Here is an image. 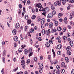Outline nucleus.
Masks as SVG:
<instances>
[{
  "label": "nucleus",
  "mask_w": 74,
  "mask_h": 74,
  "mask_svg": "<svg viewBox=\"0 0 74 74\" xmlns=\"http://www.w3.org/2000/svg\"><path fill=\"white\" fill-rule=\"evenodd\" d=\"M61 67H63L64 68H65L66 69H67V66L65 65V63L64 62L61 63Z\"/></svg>",
  "instance_id": "nucleus-1"
},
{
  "label": "nucleus",
  "mask_w": 74,
  "mask_h": 74,
  "mask_svg": "<svg viewBox=\"0 0 74 74\" xmlns=\"http://www.w3.org/2000/svg\"><path fill=\"white\" fill-rule=\"evenodd\" d=\"M49 8L48 7H47L46 8H44V10H43V12L44 11L45 12H49Z\"/></svg>",
  "instance_id": "nucleus-2"
},
{
  "label": "nucleus",
  "mask_w": 74,
  "mask_h": 74,
  "mask_svg": "<svg viewBox=\"0 0 74 74\" xmlns=\"http://www.w3.org/2000/svg\"><path fill=\"white\" fill-rule=\"evenodd\" d=\"M39 66L40 67V68L41 69H43V64L42 63H39Z\"/></svg>",
  "instance_id": "nucleus-3"
},
{
  "label": "nucleus",
  "mask_w": 74,
  "mask_h": 74,
  "mask_svg": "<svg viewBox=\"0 0 74 74\" xmlns=\"http://www.w3.org/2000/svg\"><path fill=\"white\" fill-rule=\"evenodd\" d=\"M20 27V24L19 23H17L16 24V25H15V28L16 29H18V28H19Z\"/></svg>",
  "instance_id": "nucleus-4"
},
{
  "label": "nucleus",
  "mask_w": 74,
  "mask_h": 74,
  "mask_svg": "<svg viewBox=\"0 0 74 74\" xmlns=\"http://www.w3.org/2000/svg\"><path fill=\"white\" fill-rule=\"evenodd\" d=\"M53 16V15L51 14H48L47 16V18H52Z\"/></svg>",
  "instance_id": "nucleus-5"
},
{
  "label": "nucleus",
  "mask_w": 74,
  "mask_h": 74,
  "mask_svg": "<svg viewBox=\"0 0 74 74\" xmlns=\"http://www.w3.org/2000/svg\"><path fill=\"white\" fill-rule=\"evenodd\" d=\"M13 39H14V41L15 42H17L18 40V38L16 36H14Z\"/></svg>",
  "instance_id": "nucleus-6"
},
{
  "label": "nucleus",
  "mask_w": 74,
  "mask_h": 74,
  "mask_svg": "<svg viewBox=\"0 0 74 74\" xmlns=\"http://www.w3.org/2000/svg\"><path fill=\"white\" fill-rule=\"evenodd\" d=\"M60 1H62L63 5H64L66 3V1H67L66 0H60Z\"/></svg>",
  "instance_id": "nucleus-7"
},
{
  "label": "nucleus",
  "mask_w": 74,
  "mask_h": 74,
  "mask_svg": "<svg viewBox=\"0 0 74 74\" xmlns=\"http://www.w3.org/2000/svg\"><path fill=\"white\" fill-rule=\"evenodd\" d=\"M45 19L42 18V19H41V24L42 25H43L44 24V22H45Z\"/></svg>",
  "instance_id": "nucleus-8"
},
{
  "label": "nucleus",
  "mask_w": 74,
  "mask_h": 74,
  "mask_svg": "<svg viewBox=\"0 0 74 74\" xmlns=\"http://www.w3.org/2000/svg\"><path fill=\"white\" fill-rule=\"evenodd\" d=\"M47 32V31H45V29H42V34L44 35Z\"/></svg>",
  "instance_id": "nucleus-9"
},
{
  "label": "nucleus",
  "mask_w": 74,
  "mask_h": 74,
  "mask_svg": "<svg viewBox=\"0 0 74 74\" xmlns=\"http://www.w3.org/2000/svg\"><path fill=\"white\" fill-rule=\"evenodd\" d=\"M70 45H71V47H74V45L73 44V42L72 41H70L69 42Z\"/></svg>",
  "instance_id": "nucleus-10"
},
{
  "label": "nucleus",
  "mask_w": 74,
  "mask_h": 74,
  "mask_svg": "<svg viewBox=\"0 0 74 74\" xmlns=\"http://www.w3.org/2000/svg\"><path fill=\"white\" fill-rule=\"evenodd\" d=\"M17 32V30L16 29H14L12 31V33L13 35H16V32Z\"/></svg>",
  "instance_id": "nucleus-11"
},
{
  "label": "nucleus",
  "mask_w": 74,
  "mask_h": 74,
  "mask_svg": "<svg viewBox=\"0 0 74 74\" xmlns=\"http://www.w3.org/2000/svg\"><path fill=\"white\" fill-rule=\"evenodd\" d=\"M56 2L58 3V6H60L61 5V2L60 1H57Z\"/></svg>",
  "instance_id": "nucleus-12"
},
{
  "label": "nucleus",
  "mask_w": 74,
  "mask_h": 74,
  "mask_svg": "<svg viewBox=\"0 0 74 74\" xmlns=\"http://www.w3.org/2000/svg\"><path fill=\"white\" fill-rule=\"evenodd\" d=\"M57 48L59 49H61L62 48V45L60 44L58 45L57 46Z\"/></svg>",
  "instance_id": "nucleus-13"
},
{
  "label": "nucleus",
  "mask_w": 74,
  "mask_h": 74,
  "mask_svg": "<svg viewBox=\"0 0 74 74\" xmlns=\"http://www.w3.org/2000/svg\"><path fill=\"white\" fill-rule=\"evenodd\" d=\"M23 51V49L22 48H19L18 50V53H20L22 52Z\"/></svg>",
  "instance_id": "nucleus-14"
},
{
  "label": "nucleus",
  "mask_w": 74,
  "mask_h": 74,
  "mask_svg": "<svg viewBox=\"0 0 74 74\" xmlns=\"http://www.w3.org/2000/svg\"><path fill=\"white\" fill-rule=\"evenodd\" d=\"M53 26V24L52 23H50L49 25V27L50 28H52V27Z\"/></svg>",
  "instance_id": "nucleus-15"
},
{
  "label": "nucleus",
  "mask_w": 74,
  "mask_h": 74,
  "mask_svg": "<svg viewBox=\"0 0 74 74\" xmlns=\"http://www.w3.org/2000/svg\"><path fill=\"white\" fill-rule=\"evenodd\" d=\"M29 32H30V33H33L34 32V29L32 28L29 30Z\"/></svg>",
  "instance_id": "nucleus-16"
},
{
  "label": "nucleus",
  "mask_w": 74,
  "mask_h": 74,
  "mask_svg": "<svg viewBox=\"0 0 74 74\" xmlns=\"http://www.w3.org/2000/svg\"><path fill=\"white\" fill-rule=\"evenodd\" d=\"M32 21L31 20H28L27 21V23L28 25L31 24V23L32 22Z\"/></svg>",
  "instance_id": "nucleus-17"
},
{
  "label": "nucleus",
  "mask_w": 74,
  "mask_h": 74,
  "mask_svg": "<svg viewBox=\"0 0 74 74\" xmlns=\"http://www.w3.org/2000/svg\"><path fill=\"white\" fill-rule=\"evenodd\" d=\"M46 47H49L50 46V45L48 42H47L45 44Z\"/></svg>",
  "instance_id": "nucleus-18"
},
{
  "label": "nucleus",
  "mask_w": 74,
  "mask_h": 74,
  "mask_svg": "<svg viewBox=\"0 0 74 74\" xmlns=\"http://www.w3.org/2000/svg\"><path fill=\"white\" fill-rule=\"evenodd\" d=\"M62 15L63 14L61 13H60L59 14H58V17L59 18H60Z\"/></svg>",
  "instance_id": "nucleus-19"
},
{
  "label": "nucleus",
  "mask_w": 74,
  "mask_h": 74,
  "mask_svg": "<svg viewBox=\"0 0 74 74\" xmlns=\"http://www.w3.org/2000/svg\"><path fill=\"white\" fill-rule=\"evenodd\" d=\"M64 21L65 23H66L67 22V20L66 17H65L64 19Z\"/></svg>",
  "instance_id": "nucleus-20"
},
{
  "label": "nucleus",
  "mask_w": 74,
  "mask_h": 74,
  "mask_svg": "<svg viewBox=\"0 0 74 74\" xmlns=\"http://www.w3.org/2000/svg\"><path fill=\"white\" fill-rule=\"evenodd\" d=\"M65 59L66 62L68 63L69 62V60L67 57H66Z\"/></svg>",
  "instance_id": "nucleus-21"
},
{
  "label": "nucleus",
  "mask_w": 74,
  "mask_h": 74,
  "mask_svg": "<svg viewBox=\"0 0 74 74\" xmlns=\"http://www.w3.org/2000/svg\"><path fill=\"white\" fill-rule=\"evenodd\" d=\"M51 33V31H50V29H48V32H47V35L49 36V34H50Z\"/></svg>",
  "instance_id": "nucleus-22"
},
{
  "label": "nucleus",
  "mask_w": 74,
  "mask_h": 74,
  "mask_svg": "<svg viewBox=\"0 0 74 74\" xmlns=\"http://www.w3.org/2000/svg\"><path fill=\"white\" fill-rule=\"evenodd\" d=\"M52 52H53V57H55L56 56V54L55 53V52L54 51V50L53 49H52Z\"/></svg>",
  "instance_id": "nucleus-23"
},
{
  "label": "nucleus",
  "mask_w": 74,
  "mask_h": 74,
  "mask_svg": "<svg viewBox=\"0 0 74 74\" xmlns=\"http://www.w3.org/2000/svg\"><path fill=\"white\" fill-rule=\"evenodd\" d=\"M6 51L5 50H4L3 51V56H5V53H6Z\"/></svg>",
  "instance_id": "nucleus-24"
},
{
  "label": "nucleus",
  "mask_w": 74,
  "mask_h": 74,
  "mask_svg": "<svg viewBox=\"0 0 74 74\" xmlns=\"http://www.w3.org/2000/svg\"><path fill=\"white\" fill-rule=\"evenodd\" d=\"M38 69L39 70V72L40 73H42V69H41V68H39Z\"/></svg>",
  "instance_id": "nucleus-25"
},
{
  "label": "nucleus",
  "mask_w": 74,
  "mask_h": 74,
  "mask_svg": "<svg viewBox=\"0 0 74 74\" xmlns=\"http://www.w3.org/2000/svg\"><path fill=\"white\" fill-rule=\"evenodd\" d=\"M56 26H57L58 25V22L57 21H55L54 22Z\"/></svg>",
  "instance_id": "nucleus-26"
},
{
  "label": "nucleus",
  "mask_w": 74,
  "mask_h": 74,
  "mask_svg": "<svg viewBox=\"0 0 74 74\" xmlns=\"http://www.w3.org/2000/svg\"><path fill=\"white\" fill-rule=\"evenodd\" d=\"M66 53H67V55H71V53L69 51H67V52H66Z\"/></svg>",
  "instance_id": "nucleus-27"
},
{
  "label": "nucleus",
  "mask_w": 74,
  "mask_h": 74,
  "mask_svg": "<svg viewBox=\"0 0 74 74\" xmlns=\"http://www.w3.org/2000/svg\"><path fill=\"white\" fill-rule=\"evenodd\" d=\"M25 64L24 60H23L21 61V64L23 65Z\"/></svg>",
  "instance_id": "nucleus-28"
},
{
  "label": "nucleus",
  "mask_w": 74,
  "mask_h": 74,
  "mask_svg": "<svg viewBox=\"0 0 74 74\" xmlns=\"http://www.w3.org/2000/svg\"><path fill=\"white\" fill-rule=\"evenodd\" d=\"M24 51L25 55H27L28 53V50H27V49H25Z\"/></svg>",
  "instance_id": "nucleus-29"
},
{
  "label": "nucleus",
  "mask_w": 74,
  "mask_h": 74,
  "mask_svg": "<svg viewBox=\"0 0 74 74\" xmlns=\"http://www.w3.org/2000/svg\"><path fill=\"white\" fill-rule=\"evenodd\" d=\"M62 30V28L60 27H59L57 29V30L58 31H61Z\"/></svg>",
  "instance_id": "nucleus-30"
},
{
  "label": "nucleus",
  "mask_w": 74,
  "mask_h": 74,
  "mask_svg": "<svg viewBox=\"0 0 74 74\" xmlns=\"http://www.w3.org/2000/svg\"><path fill=\"white\" fill-rule=\"evenodd\" d=\"M71 49V47L70 46H68L66 48V49L67 50L69 51Z\"/></svg>",
  "instance_id": "nucleus-31"
},
{
  "label": "nucleus",
  "mask_w": 74,
  "mask_h": 74,
  "mask_svg": "<svg viewBox=\"0 0 74 74\" xmlns=\"http://www.w3.org/2000/svg\"><path fill=\"white\" fill-rule=\"evenodd\" d=\"M49 42L50 44H53V42L51 40H50L49 41Z\"/></svg>",
  "instance_id": "nucleus-32"
},
{
  "label": "nucleus",
  "mask_w": 74,
  "mask_h": 74,
  "mask_svg": "<svg viewBox=\"0 0 74 74\" xmlns=\"http://www.w3.org/2000/svg\"><path fill=\"white\" fill-rule=\"evenodd\" d=\"M29 53H32V49L30 48L29 49Z\"/></svg>",
  "instance_id": "nucleus-33"
},
{
  "label": "nucleus",
  "mask_w": 74,
  "mask_h": 74,
  "mask_svg": "<svg viewBox=\"0 0 74 74\" xmlns=\"http://www.w3.org/2000/svg\"><path fill=\"white\" fill-rule=\"evenodd\" d=\"M57 54L58 55H60L61 54V51H59L57 52Z\"/></svg>",
  "instance_id": "nucleus-34"
},
{
  "label": "nucleus",
  "mask_w": 74,
  "mask_h": 74,
  "mask_svg": "<svg viewBox=\"0 0 74 74\" xmlns=\"http://www.w3.org/2000/svg\"><path fill=\"white\" fill-rule=\"evenodd\" d=\"M52 14L53 15H55L56 14V11L55 10L53 11L52 12Z\"/></svg>",
  "instance_id": "nucleus-35"
},
{
  "label": "nucleus",
  "mask_w": 74,
  "mask_h": 74,
  "mask_svg": "<svg viewBox=\"0 0 74 74\" xmlns=\"http://www.w3.org/2000/svg\"><path fill=\"white\" fill-rule=\"evenodd\" d=\"M25 19L26 20H27L28 19H29V17H28V16L27 15H25Z\"/></svg>",
  "instance_id": "nucleus-36"
},
{
  "label": "nucleus",
  "mask_w": 74,
  "mask_h": 74,
  "mask_svg": "<svg viewBox=\"0 0 74 74\" xmlns=\"http://www.w3.org/2000/svg\"><path fill=\"white\" fill-rule=\"evenodd\" d=\"M57 74V70L56 69L54 70L53 71V74Z\"/></svg>",
  "instance_id": "nucleus-37"
},
{
  "label": "nucleus",
  "mask_w": 74,
  "mask_h": 74,
  "mask_svg": "<svg viewBox=\"0 0 74 74\" xmlns=\"http://www.w3.org/2000/svg\"><path fill=\"white\" fill-rule=\"evenodd\" d=\"M61 73H64L65 72V70L64 69H61Z\"/></svg>",
  "instance_id": "nucleus-38"
},
{
  "label": "nucleus",
  "mask_w": 74,
  "mask_h": 74,
  "mask_svg": "<svg viewBox=\"0 0 74 74\" xmlns=\"http://www.w3.org/2000/svg\"><path fill=\"white\" fill-rule=\"evenodd\" d=\"M39 10V11H43L44 10L43 8H41Z\"/></svg>",
  "instance_id": "nucleus-39"
},
{
  "label": "nucleus",
  "mask_w": 74,
  "mask_h": 74,
  "mask_svg": "<svg viewBox=\"0 0 74 74\" xmlns=\"http://www.w3.org/2000/svg\"><path fill=\"white\" fill-rule=\"evenodd\" d=\"M71 5H68V7L67 8V9L68 10H69L70 9V7H71Z\"/></svg>",
  "instance_id": "nucleus-40"
},
{
  "label": "nucleus",
  "mask_w": 74,
  "mask_h": 74,
  "mask_svg": "<svg viewBox=\"0 0 74 74\" xmlns=\"http://www.w3.org/2000/svg\"><path fill=\"white\" fill-rule=\"evenodd\" d=\"M38 58L37 57H34V60L35 62H37Z\"/></svg>",
  "instance_id": "nucleus-41"
},
{
  "label": "nucleus",
  "mask_w": 74,
  "mask_h": 74,
  "mask_svg": "<svg viewBox=\"0 0 74 74\" xmlns=\"http://www.w3.org/2000/svg\"><path fill=\"white\" fill-rule=\"evenodd\" d=\"M42 7V5H41L40 3H39L38 5V8H40Z\"/></svg>",
  "instance_id": "nucleus-42"
},
{
  "label": "nucleus",
  "mask_w": 74,
  "mask_h": 74,
  "mask_svg": "<svg viewBox=\"0 0 74 74\" xmlns=\"http://www.w3.org/2000/svg\"><path fill=\"white\" fill-rule=\"evenodd\" d=\"M36 16L35 15H34L32 16V18L33 19H34L36 18Z\"/></svg>",
  "instance_id": "nucleus-43"
},
{
  "label": "nucleus",
  "mask_w": 74,
  "mask_h": 74,
  "mask_svg": "<svg viewBox=\"0 0 74 74\" xmlns=\"http://www.w3.org/2000/svg\"><path fill=\"white\" fill-rule=\"evenodd\" d=\"M51 9L52 10H54L55 9L54 6L53 5H52L51 6Z\"/></svg>",
  "instance_id": "nucleus-44"
},
{
  "label": "nucleus",
  "mask_w": 74,
  "mask_h": 74,
  "mask_svg": "<svg viewBox=\"0 0 74 74\" xmlns=\"http://www.w3.org/2000/svg\"><path fill=\"white\" fill-rule=\"evenodd\" d=\"M43 13H42V15H44L45 16H46L45 14H46V12H45V11H43Z\"/></svg>",
  "instance_id": "nucleus-45"
},
{
  "label": "nucleus",
  "mask_w": 74,
  "mask_h": 74,
  "mask_svg": "<svg viewBox=\"0 0 74 74\" xmlns=\"http://www.w3.org/2000/svg\"><path fill=\"white\" fill-rule=\"evenodd\" d=\"M38 22H39L41 20V18L40 17V16H38Z\"/></svg>",
  "instance_id": "nucleus-46"
},
{
  "label": "nucleus",
  "mask_w": 74,
  "mask_h": 74,
  "mask_svg": "<svg viewBox=\"0 0 74 74\" xmlns=\"http://www.w3.org/2000/svg\"><path fill=\"white\" fill-rule=\"evenodd\" d=\"M2 60H3V62L5 63V58L3 57L2 58Z\"/></svg>",
  "instance_id": "nucleus-47"
},
{
  "label": "nucleus",
  "mask_w": 74,
  "mask_h": 74,
  "mask_svg": "<svg viewBox=\"0 0 74 74\" xmlns=\"http://www.w3.org/2000/svg\"><path fill=\"white\" fill-rule=\"evenodd\" d=\"M60 66L59 65H57V66L56 68L58 70H59L60 69Z\"/></svg>",
  "instance_id": "nucleus-48"
},
{
  "label": "nucleus",
  "mask_w": 74,
  "mask_h": 74,
  "mask_svg": "<svg viewBox=\"0 0 74 74\" xmlns=\"http://www.w3.org/2000/svg\"><path fill=\"white\" fill-rule=\"evenodd\" d=\"M30 60H28L27 61L26 63L27 64H29L30 63Z\"/></svg>",
  "instance_id": "nucleus-49"
},
{
  "label": "nucleus",
  "mask_w": 74,
  "mask_h": 74,
  "mask_svg": "<svg viewBox=\"0 0 74 74\" xmlns=\"http://www.w3.org/2000/svg\"><path fill=\"white\" fill-rule=\"evenodd\" d=\"M29 57H30V56H32V55L33 54V53H29Z\"/></svg>",
  "instance_id": "nucleus-50"
},
{
  "label": "nucleus",
  "mask_w": 74,
  "mask_h": 74,
  "mask_svg": "<svg viewBox=\"0 0 74 74\" xmlns=\"http://www.w3.org/2000/svg\"><path fill=\"white\" fill-rule=\"evenodd\" d=\"M70 24L71 25H74V23H73L72 21H71V22L70 23Z\"/></svg>",
  "instance_id": "nucleus-51"
},
{
  "label": "nucleus",
  "mask_w": 74,
  "mask_h": 74,
  "mask_svg": "<svg viewBox=\"0 0 74 74\" xmlns=\"http://www.w3.org/2000/svg\"><path fill=\"white\" fill-rule=\"evenodd\" d=\"M34 5H34L35 7H38V3H36Z\"/></svg>",
  "instance_id": "nucleus-52"
},
{
  "label": "nucleus",
  "mask_w": 74,
  "mask_h": 74,
  "mask_svg": "<svg viewBox=\"0 0 74 74\" xmlns=\"http://www.w3.org/2000/svg\"><path fill=\"white\" fill-rule=\"evenodd\" d=\"M63 39L64 40H66L67 39V37L66 36H64Z\"/></svg>",
  "instance_id": "nucleus-53"
},
{
  "label": "nucleus",
  "mask_w": 74,
  "mask_h": 74,
  "mask_svg": "<svg viewBox=\"0 0 74 74\" xmlns=\"http://www.w3.org/2000/svg\"><path fill=\"white\" fill-rule=\"evenodd\" d=\"M38 38V40L39 41H40L42 40V39H41V37H39V38Z\"/></svg>",
  "instance_id": "nucleus-54"
},
{
  "label": "nucleus",
  "mask_w": 74,
  "mask_h": 74,
  "mask_svg": "<svg viewBox=\"0 0 74 74\" xmlns=\"http://www.w3.org/2000/svg\"><path fill=\"white\" fill-rule=\"evenodd\" d=\"M61 39V38L60 37H58L57 38V40H60Z\"/></svg>",
  "instance_id": "nucleus-55"
},
{
  "label": "nucleus",
  "mask_w": 74,
  "mask_h": 74,
  "mask_svg": "<svg viewBox=\"0 0 74 74\" xmlns=\"http://www.w3.org/2000/svg\"><path fill=\"white\" fill-rule=\"evenodd\" d=\"M19 7L20 8H22V6L21 4L20 3L19 4Z\"/></svg>",
  "instance_id": "nucleus-56"
},
{
  "label": "nucleus",
  "mask_w": 74,
  "mask_h": 74,
  "mask_svg": "<svg viewBox=\"0 0 74 74\" xmlns=\"http://www.w3.org/2000/svg\"><path fill=\"white\" fill-rule=\"evenodd\" d=\"M66 28H64L63 29V32H65V31H66Z\"/></svg>",
  "instance_id": "nucleus-57"
},
{
  "label": "nucleus",
  "mask_w": 74,
  "mask_h": 74,
  "mask_svg": "<svg viewBox=\"0 0 74 74\" xmlns=\"http://www.w3.org/2000/svg\"><path fill=\"white\" fill-rule=\"evenodd\" d=\"M26 46L25 45H23L21 46V47H22L23 49H24V48Z\"/></svg>",
  "instance_id": "nucleus-58"
},
{
  "label": "nucleus",
  "mask_w": 74,
  "mask_h": 74,
  "mask_svg": "<svg viewBox=\"0 0 74 74\" xmlns=\"http://www.w3.org/2000/svg\"><path fill=\"white\" fill-rule=\"evenodd\" d=\"M27 27H28V26H25V31H27Z\"/></svg>",
  "instance_id": "nucleus-59"
},
{
  "label": "nucleus",
  "mask_w": 74,
  "mask_h": 74,
  "mask_svg": "<svg viewBox=\"0 0 74 74\" xmlns=\"http://www.w3.org/2000/svg\"><path fill=\"white\" fill-rule=\"evenodd\" d=\"M73 18V16L71 15H70V16H69V19H72Z\"/></svg>",
  "instance_id": "nucleus-60"
},
{
  "label": "nucleus",
  "mask_w": 74,
  "mask_h": 74,
  "mask_svg": "<svg viewBox=\"0 0 74 74\" xmlns=\"http://www.w3.org/2000/svg\"><path fill=\"white\" fill-rule=\"evenodd\" d=\"M14 47H16L17 45L16 42H14Z\"/></svg>",
  "instance_id": "nucleus-61"
},
{
  "label": "nucleus",
  "mask_w": 74,
  "mask_h": 74,
  "mask_svg": "<svg viewBox=\"0 0 74 74\" xmlns=\"http://www.w3.org/2000/svg\"><path fill=\"white\" fill-rule=\"evenodd\" d=\"M54 5L55 6H57L58 5V4L56 2H54Z\"/></svg>",
  "instance_id": "nucleus-62"
},
{
  "label": "nucleus",
  "mask_w": 74,
  "mask_h": 74,
  "mask_svg": "<svg viewBox=\"0 0 74 74\" xmlns=\"http://www.w3.org/2000/svg\"><path fill=\"white\" fill-rule=\"evenodd\" d=\"M71 74H74V69H73L71 71Z\"/></svg>",
  "instance_id": "nucleus-63"
},
{
  "label": "nucleus",
  "mask_w": 74,
  "mask_h": 74,
  "mask_svg": "<svg viewBox=\"0 0 74 74\" xmlns=\"http://www.w3.org/2000/svg\"><path fill=\"white\" fill-rule=\"evenodd\" d=\"M35 73L36 74H40V73L37 71H36L35 72Z\"/></svg>",
  "instance_id": "nucleus-64"
}]
</instances>
